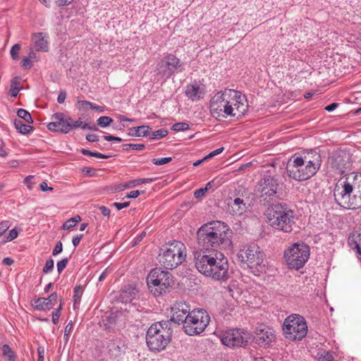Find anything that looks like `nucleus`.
Returning a JSON list of instances; mask_svg holds the SVG:
<instances>
[{
  "label": "nucleus",
  "instance_id": "nucleus-49",
  "mask_svg": "<svg viewBox=\"0 0 361 361\" xmlns=\"http://www.w3.org/2000/svg\"><path fill=\"white\" fill-rule=\"evenodd\" d=\"M32 60L29 59L27 56H25L22 60V65L25 68H32Z\"/></svg>",
  "mask_w": 361,
  "mask_h": 361
},
{
  "label": "nucleus",
  "instance_id": "nucleus-54",
  "mask_svg": "<svg viewBox=\"0 0 361 361\" xmlns=\"http://www.w3.org/2000/svg\"><path fill=\"white\" fill-rule=\"evenodd\" d=\"M73 325L72 322H69L68 324L65 327L64 336H67V338L69 337V335L73 329Z\"/></svg>",
  "mask_w": 361,
  "mask_h": 361
},
{
  "label": "nucleus",
  "instance_id": "nucleus-59",
  "mask_svg": "<svg viewBox=\"0 0 361 361\" xmlns=\"http://www.w3.org/2000/svg\"><path fill=\"white\" fill-rule=\"evenodd\" d=\"M338 105L339 104L338 103L334 102V103L325 106L324 109L329 112H331V111H333L334 110H335L338 106Z\"/></svg>",
  "mask_w": 361,
  "mask_h": 361
},
{
  "label": "nucleus",
  "instance_id": "nucleus-52",
  "mask_svg": "<svg viewBox=\"0 0 361 361\" xmlns=\"http://www.w3.org/2000/svg\"><path fill=\"white\" fill-rule=\"evenodd\" d=\"M130 204V202H123V203H120V202H114L113 204V205L118 209V210H121L123 208H126L129 206Z\"/></svg>",
  "mask_w": 361,
  "mask_h": 361
},
{
  "label": "nucleus",
  "instance_id": "nucleus-37",
  "mask_svg": "<svg viewBox=\"0 0 361 361\" xmlns=\"http://www.w3.org/2000/svg\"><path fill=\"white\" fill-rule=\"evenodd\" d=\"M167 135L168 130L164 128H161L153 132L150 135V138L152 140H158L166 137Z\"/></svg>",
  "mask_w": 361,
  "mask_h": 361
},
{
  "label": "nucleus",
  "instance_id": "nucleus-20",
  "mask_svg": "<svg viewBox=\"0 0 361 361\" xmlns=\"http://www.w3.org/2000/svg\"><path fill=\"white\" fill-rule=\"evenodd\" d=\"M191 312L190 306L185 302H177L171 307V321L183 324Z\"/></svg>",
  "mask_w": 361,
  "mask_h": 361
},
{
  "label": "nucleus",
  "instance_id": "nucleus-21",
  "mask_svg": "<svg viewBox=\"0 0 361 361\" xmlns=\"http://www.w3.org/2000/svg\"><path fill=\"white\" fill-rule=\"evenodd\" d=\"M204 87L202 85L194 82L189 84L185 87V95L192 102L198 101L204 94Z\"/></svg>",
  "mask_w": 361,
  "mask_h": 361
},
{
  "label": "nucleus",
  "instance_id": "nucleus-36",
  "mask_svg": "<svg viewBox=\"0 0 361 361\" xmlns=\"http://www.w3.org/2000/svg\"><path fill=\"white\" fill-rule=\"evenodd\" d=\"M97 125L102 128H106L109 126L112 122L113 119L109 116H103L99 117L97 121Z\"/></svg>",
  "mask_w": 361,
  "mask_h": 361
},
{
  "label": "nucleus",
  "instance_id": "nucleus-18",
  "mask_svg": "<svg viewBox=\"0 0 361 361\" xmlns=\"http://www.w3.org/2000/svg\"><path fill=\"white\" fill-rule=\"evenodd\" d=\"M330 165L337 173H344L347 170H350L352 166L350 153L344 151L336 152L330 158Z\"/></svg>",
  "mask_w": 361,
  "mask_h": 361
},
{
  "label": "nucleus",
  "instance_id": "nucleus-26",
  "mask_svg": "<svg viewBox=\"0 0 361 361\" xmlns=\"http://www.w3.org/2000/svg\"><path fill=\"white\" fill-rule=\"evenodd\" d=\"M224 293L226 296H230L233 299L237 300L240 295V290L238 288L236 281H233L231 283L224 287Z\"/></svg>",
  "mask_w": 361,
  "mask_h": 361
},
{
  "label": "nucleus",
  "instance_id": "nucleus-29",
  "mask_svg": "<svg viewBox=\"0 0 361 361\" xmlns=\"http://www.w3.org/2000/svg\"><path fill=\"white\" fill-rule=\"evenodd\" d=\"M14 126L18 132L23 135L30 134L33 130L32 126L23 123V121L19 119L14 120Z\"/></svg>",
  "mask_w": 361,
  "mask_h": 361
},
{
  "label": "nucleus",
  "instance_id": "nucleus-9",
  "mask_svg": "<svg viewBox=\"0 0 361 361\" xmlns=\"http://www.w3.org/2000/svg\"><path fill=\"white\" fill-rule=\"evenodd\" d=\"M147 282L150 292L154 296H159L172 286L173 281L169 272L154 269L147 276Z\"/></svg>",
  "mask_w": 361,
  "mask_h": 361
},
{
  "label": "nucleus",
  "instance_id": "nucleus-14",
  "mask_svg": "<svg viewBox=\"0 0 361 361\" xmlns=\"http://www.w3.org/2000/svg\"><path fill=\"white\" fill-rule=\"evenodd\" d=\"M238 257L250 268L256 267L263 262V254L259 246L254 243L247 245L240 249Z\"/></svg>",
  "mask_w": 361,
  "mask_h": 361
},
{
  "label": "nucleus",
  "instance_id": "nucleus-35",
  "mask_svg": "<svg viewBox=\"0 0 361 361\" xmlns=\"http://www.w3.org/2000/svg\"><path fill=\"white\" fill-rule=\"evenodd\" d=\"M17 115L20 118L23 119L27 123H32L33 120L30 114L25 109H20L18 110Z\"/></svg>",
  "mask_w": 361,
  "mask_h": 361
},
{
  "label": "nucleus",
  "instance_id": "nucleus-33",
  "mask_svg": "<svg viewBox=\"0 0 361 361\" xmlns=\"http://www.w3.org/2000/svg\"><path fill=\"white\" fill-rule=\"evenodd\" d=\"M20 90V83L17 78L13 79L11 83L10 94L11 97H17Z\"/></svg>",
  "mask_w": 361,
  "mask_h": 361
},
{
  "label": "nucleus",
  "instance_id": "nucleus-1",
  "mask_svg": "<svg viewBox=\"0 0 361 361\" xmlns=\"http://www.w3.org/2000/svg\"><path fill=\"white\" fill-rule=\"evenodd\" d=\"M200 248L197 251L219 252V249H231V231L224 223L216 221L202 225L197 232Z\"/></svg>",
  "mask_w": 361,
  "mask_h": 361
},
{
  "label": "nucleus",
  "instance_id": "nucleus-44",
  "mask_svg": "<svg viewBox=\"0 0 361 361\" xmlns=\"http://www.w3.org/2000/svg\"><path fill=\"white\" fill-rule=\"evenodd\" d=\"M68 262V258H64L57 262L56 267H57V271H58L59 274H61L63 271V269L67 266Z\"/></svg>",
  "mask_w": 361,
  "mask_h": 361
},
{
  "label": "nucleus",
  "instance_id": "nucleus-53",
  "mask_svg": "<svg viewBox=\"0 0 361 361\" xmlns=\"http://www.w3.org/2000/svg\"><path fill=\"white\" fill-rule=\"evenodd\" d=\"M104 139L106 141H116V142H122V139L119 137H115V136H113V135H104Z\"/></svg>",
  "mask_w": 361,
  "mask_h": 361
},
{
  "label": "nucleus",
  "instance_id": "nucleus-7",
  "mask_svg": "<svg viewBox=\"0 0 361 361\" xmlns=\"http://www.w3.org/2000/svg\"><path fill=\"white\" fill-rule=\"evenodd\" d=\"M186 247L180 241L169 243L163 253L159 255V262L165 269H173L185 259Z\"/></svg>",
  "mask_w": 361,
  "mask_h": 361
},
{
  "label": "nucleus",
  "instance_id": "nucleus-64",
  "mask_svg": "<svg viewBox=\"0 0 361 361\" xmlns=\"http://www.w3.org/2000/svg\"><path fill=\"white\" fill-rule=\"evenodd\" d=\"M35 49L33 48H30V52H29V54L27 56V57L29 59H30L32 61H34V60H36V54H35Z\"/></svg>",
  "mask_w": 361,
  "mask_h": 361
},
{
  "label": "nucleus",
  "instance_id": "nucleus-40",
  "mask_svg": "<svg viewBox=\"0 0 361 361\" xmlns=\"http://www.w3.org/2000/svg\"><path fill=\"white\" fill-rule=\"evenodd\" d=\"M172 160L171 157H163V158H154L152 160V162L154 165H164Z\"/></svg>",
  "mask_w": 361,
  "mask_h": 361
},
{
  "label": "nucleus",
  "instance_id": "nucleus-50",
  "mask_svg": "<svg viewBox=\"0 0 361 361\" xmlns=\"http://www.w3.org/2000/svg\"><path fill=\"white\" fill-rule=\"evenodd\" d=\"M8 221H2L0 223V236H1L8 228Z\"/></svg>",
  "mask_w": 361,
  "mask_h": 361
},
{
  "label": "nucleus",
  "instance_id": "nucleus-5",
  "mask_svg": "<svg viewBox=\"0 0 361 361\" xmlns=\"http://www.w3.org/2000/svg\"><path fill=\"white\" fill-rule=\"evenodd\" d=\"M295 212L286 204L278 203L269 208L267 213L269 225L286 233L293 231L295 224Z\"/></svg>",
  "mask_w": 361,
  "mask_h": 361
},
{
  "label": "nucleus",
  "instance_id": "nucleus-34",
  "mask_svg": "<svg viewBox=\"0 0 361 361\" xmlns=\"http://www.w3.org/2000/svg\"><path fill=\"white\" fill-rule=\"evenodd\" d=\"M71 130L74 128H81L82 129H89V130H95V128L90 127L87 123H84L80 119L77 121H73L71 118Z\"/></svg>",
  "mask_w": 361,
  "mask_h": 361
},
{
  "label": "nucleus",
  "instance_id": "nucleus-11",
  "mask_svg": "<svg viewBox=\"0 0 361 361\" xmlns=\"http://www.w3.org/2000/svg\"><path fill=\"white\" fill-rule=\"evenodd\" d=\"M283 331L289 340H301L307 333V325L305 319L299 314L288 316L283 322Z\"/></svg>",
  "mask_w": 361,
  "mask_h": 361
},
{
  "label": "nucleus",
  "instance_id": "nucleus-30",
  "mask_svg": "<svg viewBox=\"0 0 361 361\" xmlns=\"http://www.w3.org/2000/svg\"><path fill=\"white\" fill-rule=\"evenodd\" d=\"M78 103L84 109H92L98 112H103L104 111V108L103 106L97 105L88 101H80Z\"/></svg>",
  "mask_w": 361,
  "mask_h": 361
},
{
  "label": "nucleus",
  "instance_id": "nucleus-60",
  "mask_svg": "<svg viewBox=\"0 0 361 361\" xmlns=\"http://www.w3.org/2000/svg\"><path fill=\"white\" fill-rule=\"evenodd\" d=\"M82 236H83V235L81 234L79 235H75L73 238L72 243H73V245L74 247H77L79 245Z\"/></svg>",
  "mask_w": 361,
  "mask_h": 361
},
{
  "label": "nucleus",
  "instance_id": "nucleus-25",
  "mask_svg": "<svg viewBox=\"0 0 361 361\" xmlns=\"http://www.w3.org/2000/svg\"><path fill=\"white\" fill-rule=\"evenodd\" d=\"M274 334L270 331H261L257 337V343L261 346L266 347L271 343Z\"/></svg>",
  "mask_w": 361,
  "mask_h": 361
},
{
  "label": "nucleus",
  "instance_id": "nucleus-31",
  "mask_svg": "<svg viewBox=\"0 0 361 361\" xmlns=\"http://www.w3.org/2000/svg\"><path fill=\"white\" fill-rule=\"evenodd\" d=\"M318 361H334L333 355L327 350H321L317 355Z\"/></svg>",
  "mask_w": 361,
  "mask_h": 361
},
{
  "label": "nucleus",
  "instance_id": "nucleus-12",
  "mask_svg": "<svg viewBox=\"0 0 361 361\" xmlns=\"http://www.w3.org/2000/svg\"><path fill=\"white\" fill-rule=\"evenodd\" d=\"M226 92L227 89L218 92L212 97L209 103L211 114L219 121L231 117L233 114V110L229 108V103L232 104L230 102L232 97L230 98Z\"/></svg>",
  "mask_w": 361,
  "mask_h": 361
},
{
  "label": "nucleus",
  "instance_id": "nucleus-39",
  "mask_svg": "<svg viewBox=\"0 0 361 361\" xmlns=\"http://www.w3.org/2000/svg\"><path fill=\"white\" fill-rule=\"evenodd\" d=\"M20 50V45L19 44H15L11 49V56L13 60H18L19 58L18 54Z\"/></svg>",
  "mask_w": 361,
  "mask_h": 361
},
{
  "label": "nucleus",
  "instance_id": "nucleus-42",
  "mask_svg": "<svg viewBox=\"0 0 361 361\" xmlns=\"http://www.w3.org/2000/svg\"><path fill=\"white\" fill-rule=\"evenodd\" d=\"M54 262L52 259H49L47 260L45 265L43 268V272L44 274H48L51 272L54 269Z\"/></svg>",
  "mask_w": 361,
  "mask_h": 361
},
{
  "label": "nucleus",
  "instance_id": "nucleus-17",
  "mask_svg": "<svg viewBox=\"0 0 361 361\" xmlns=\"http://www.w3.org/2000/svg\"><path fill=\"white\" fill-rule=\"evenodd\" d=\"M227 93L231 99L232 104L229 103V108L233 110V114H231V117H235L239 118L244 116L247 111L248 104L247 101L244 94L240 92L232 89H227Z\"/></svg>",
  "mask_w": 361,
  "mask_h": 361
},
{
  "label": "nucleus",
  "instance_id": "nucleus-47",
  "mask_svg": "<svg viewBox=\"0 0 361 361\" xmlns=\"http://www.w3.org/2000/svg\"><path fill=\"white\" fill-rule=\"evenodd\" d=\"M141 185L140 184V178H137V179H134V180H130L129 182L126 183L124 187L126 188H133V187H135V186H137V185Z\"/></svg>",
  "mask_w": 361,
  "mask_h": 361
},
{
  "label": "nucleus",
  "instance_id": "nucleus-13",
  "mask_svg": "<svg viewBox=\"0 0 361 361\" xmlns=\"http://www.w3.org/2000/svg\"><path fill=\"white\" fill-rule=\"evenodd\" d=\"M183 69V64L180 59L175 55L169 54L158 63L155 71L164 80H166L174 73L182 72Z\"/></svg>",
  "mask_w": 361,
  "mask_h": 361
},
{
  "label": "nucleus",
  "instance_id": "nucleus-61",
  "mask_svg": "<svg viewBox=\"0 0 361 361\" xmlns=\"http://www.w3.org/2000/svg\"><path fill=\"white\" fill-rule=\"evenodd\" d=\"M73 298H74L73 308L75 309L77 303H79V301H80V296L78 295V288H75Z\"/></svg>",
  "mask_w": 361,
  "mask_h": 361
},
{
  "label": "nucleus",
  "instance_id": "nucleus-58",
  "mask_svg": "<svg viewBox=\"0 0 361 361\" xmlns=\"http://www.w3.org/2000/svg\"><path fill=\"white\" fill-rule=\"evenodd\" d=\"M140 194V192L139 190H132L130 192H128L126 195L127 198H136Z\"/></svg>",
  "mask_w": 361,
  "mask_h": 361
},
{
  "label": "nucleus",
  "instance_id": "nucleus-63",
  "mask_svg": "<svg viewBox=\"0 0 361 361\" xmlns=\"http://www.w3.org/2000/svg\"><path fill=\"white\" fill-rule=\"evenodd\" d=\"M93 157L99 159H109L111 157L110 155H106L97 152H93Z\"/></svg>",
  "mask_w": 361,
  "mask_h": 361
},
{
  "label": "nucleus",
  "instance_id": "nucleus-48",
  "mask_svg": "<svg viewBox=\"0 0 361 361\" xmlns=\"http://www.w3.org/2000/svg\"><path fill=\"white\" fill-rule=\"evenodd\" d=\"M75 223L73 219H71V218L68 220H67L63 224V229H70L75 226Z\"/></svg>",
  "mask_w": 361,
  "mask_h": 361
},
{
  "label": "nucleus",
  "instance_id": "nucleus-56",
  "mask_svg": "<svg viewBox=\"0 0 361 361\" xmlns=\"http://www.w3.org/2000/svg\"><path fill=\"white\" fill-rule=\"evenodd\" d=\"M126 146L134 150H142L145 148V145L143 144H128Z\"/></svg>",
  "mask_w": 361,
  "mask_h": 361
},
{
  "label": "nucleus",
  "instance_id": "nucleus-38",
  "mask_svg": "<svg viewBox=\"0 0 361 361\" xmlns=\"http://www.w3.org/2000/svg\"><path fill=\"white\" fill-rule=\"evenodd\" d=\"M190 128L189 124L184 122L177 123L172 126L171 129L174 131H185L188 130Z\"/></svg>",
  "mask_w": 361,
  "mask_h": 361
},
{
  "label": "nucleus",
  "instance_id": "nucleus-24",
  "mask_svg": "<svg viewBox=\"0 0 361 361\" xmlns=\"http://www.w3.org/2000/svg\"><path fill=\"white\" fill-rule=\"evenodd\" d=\"M228 208L230 212L233 214L241 215L246 211L247 206L243 200L237 197L233 202L228 203Z\"/></svg>",
  "mask_w": 361,
  "mask_h": 361
},
{
  "label": "nucleus",
  "instance_id": "nucleus-55",
  "mask_svg": "<svg viewBox=\"0 0 361 361\" xmlns=\"http://www.w3.org/2000/svg\"><path fill=\"white\" fill-rule=\"evenodd\" d=\"M66 98V92L64 90L60 91L58 97L57 101L59 104H63Z\"/></svg>",
  "mask_w": 361,
  "mask_h": 361
},
{
  "label": "nucleus",
  "instance_id": "nucleus-45",
  "mask_svg": "<svg viewBox=\"0 0 361 361\" xmlns=\"http://www.w3.org/2000/svg\"><path fill=\"white\" fill-rule=\"evenodd\" d=\"M63 250V245L61 241L57 242V243L55 245V247L53 250L52 255L54 256H56L61 253Z\"/></svg>",
  "mask_w": 361,
  "mask_h": 361
},
{
  "label": "nucleus",
  "instance_id": "nucleus-62",
  "mask_svg": "<svg viewBox=\"0 0 361 361\" xmlns=\"http://www.w3.org/2000/svg\"><path fill=\"white\" fill-rule=\"evenodd\" d=\"M99 209L104 216H109L110 215V209L108 207L105 206H101L99 207Z\"/></svg>",
  "mask_w": 361,
  "mask_h": 361
},
{
  "label": "nucleus",
  "instance_id": "nucleus-57",
  "mask_svg": "<svg viewBox=\"0 0 361 361\" xmlns=\"http://www.w3.org/2000/svg\"><path fill=\"white\" fill-rule=\"evenodd\" d=\"M86 139L89 142H97L99 141V136L96 134H90L86 136Z\"/></svg>",
  "mask_w": 361,
  "mask_h": 361
},
{
  "label": "nucleus",
  "instance_id": "nucleus-19",
  "mask_svg": "<svg viewBox=\"0 0 361 361\" xmlns=\"http://www.w3.org/2000/svg\"><path fill=\"white\" fill-rule=\"evenodd\" d=\"M52 122L47 126L48 129L52 131L68 133L71 130V118L66 116L62 113L54 114L51 116Z\"/></svg>",
  "mask_w": 361,
  "mask_h": 361
},
{
  "label": "nucleus",
  "instance_id": "nucleus-28",
  "mask_svg": "<svg viewBox=\"0 0 361 361\" xmlns=\"http://www.w3.org/2000/svg\"><path fill=\"white\" fill-rule=\"evenodd\" d=\"M150 128L147 126H141L137 128H131L129 130V135L135 137H144L147 136Z\"/></svg>",
  "mask_w": 361,
  "mask_h": 361
},
{
  "label": "nucleus",
  "instance_id": "nucleus-10",
  "mask_svg": "<svg viewBox=\"0 0 361 361\" xmlns=\"http://www.w3.org/2000/svg\"><path fill=\"white\" fill-rule=\"evenodd\" d=\"M209 321L210 317L205 310L202 309L193 310L183 324V329L185 333L189 336L197 335L206 329Z\"/></svg>",
  "mask_w": 361,
  "mask_h": 361
},
{
  "label": "nucleus",
  "instance_id": "nucleus-43",
  "mask_svg": "<svg viewBox=\"0 0 361 361\" xmlns=\"http://www.w3.org/2000/svg\"><path fill=\"white\" fill-rule=\"evenodd\" d=\"M61 310L62 304H61L59 307L52 313V322L54 324H56L59 322L61 313Z\"/></svg>",
  "mask_w": 361,
  "mask_h": 361
},
{
  "label": "nucleus",
  "instance_id": "nucleus-32",
  "mask_svg": "<svg viewBox=\"0 0 361 361\" xmlns=\"http://www.w3.org/2000/svg\"><path fill=\"white\" fill-rule=\"evenodd\" d=\"M3 355L6 357V361H15V354L8 345H4L2 347Z\"/></svg>",
  "mask_w": 361,
  "mask_h": 361
},
{
  "label": "nucleus",
  "instance_id": "nucleus-8",
  "mask_svg": "<svg viewBox=\"0 0 361 361\" xmlns=\"http://www.w3.org/2000/svg\"><path fill=\"white\" fill-rule=\"evenodd\" d=\"M283 257L289 269L298 270L307 262L310 247L304 243H293L284 251Z\"/></svg>",
  "mask_w": 361,
  "mask_h": 361
},
{
  "label": "nucleus",
  "instance_id": "nucleus-27",
  "mask_svg": "<svg viewBox=\"0 0 361 361\" xmlns=\"http://www.w3.org/2000/svg\"><path fill=\"white\" fill-rule=\"evenodd\" d=\"M137 293L138 290L136 288L130 286L122 291L121 297L126 302H131L136 298Z\"/></svg>",
  "mask_w": 361,
  "mask_h": 361
},
{
  "label": "nucleus",
  "instance_id": "nucleus-4",
  "mask_svg": "<svg viewBox=\"0 0 361 361\" xmlns=\"http://www.w3.org/2000/svg\"><path fill=\"white\" fill-rule=\"evenodd\" d=\"M322 164L321 156L314 151L295 154L287 164L286 172L289 178L303 181L314 176L319 169Z\"/></svg>",
  "mask_w": 361,
  "mask_h": 361
},
{
  "label": "nucleus",
  "instance_id": "nucleus-15",
  "mask_svg": "<svg viewBox=\"0 0 361 361\" xmlns=\"http://www.w3.org/2000/svg\"><path fill=\"white\" fill-rule=\"evenodd\" d=\"M278 188L277 178L271 175H264L258 182L256 186V192L263 199V201H269L273 200L276 196Z\"/></svg>",
  "mask_w": 361,
  "mask_h": 361
},
{
  "label": "nucleus",
  "instance_id": "nucleus-41",
  "mask_svg": "<svg viewBox=\"0 0 361 361\" xmlns=\"http://www.w3.org/2000/svg\"><path fill=\"white\" fill-rule=\"evenodd\" d=\"M353 241L355 243L354 248L356 249L358 256L361 257V233L355 236Z\"/></svg>",
  "mask_w": 361,
  "mask_h": 361
},
{
  "label": "nucleus",
  "instance_id": "nucleus-6",
  "mask_svg": "<svg viewBox=\"0 0 361 361\" xmlns=\"http://www.w3.org/2000/svg\"><path fill=\"white\" fill-rule=\"evenodd\" d=\"M169 321L152 324L146 334V343L151 351L159 352L166 348L171 338Z\"/></svg>",
  "mask_w": 361,
  "mask_h": 361
},
{
  "label": "nucleus",
  "instance_id": "nucleus-2",
  "mask_svg": "<svg viewBox=\"0 0 361 361\" xmlns=\"http://www.w3.org/2000/svg\"><path fill=\"white\" fill-rule=\"evenodd\" d=\"M194 257L197 269L205 276L221 283L231 277L228 259L222 252L195 251Z\"/></svg>",
  "mask_w": 361,
  "mask_h": 361
},
{
  "label": "nucleus",
  "instance_id": "nucleus-46",
  "mask_svg": "<svg viewBox=\"0 0 361 361\" xmlns=\"http://www.w3.org/2000/svg\"><path fill=\"white\" fill-rule=\"evenodd\" d=\"M18 236V231L16 228H13L11 231H9V233L6 237L7 241H11L16 238Z\"/></svg>",
  "mask_w": 361,
  "mask_h": 361
},
{
  "label": "nucleus",
  "instance_id": "nucleus-22",
  "mask_svg": "<svg viewBox=\"0 0 361 361\" xmlns=\"http://www.w3.org/2000/svg\"><path fill=\"white\" fill-rule=\"evenodd\" d=\"M32 41L36 51L47 52L49 50L48 36L43 32L34 33L32 35Z\"/></svg>",
  "mask_w": 361,
  "mask_h": 361
},
{
  "label": "nucleus",
  "instance_id": "nucleus-51",
  "mask_svg": "<svg viewBox=\"0 0 361 361\" xmlns=\"http://www.w3.org/2000/svg\"><path fill=\"white\" fill-rule=\"evenodd\" d=\"M207 192V188H200L195 191L194 196L195 198H200L205 195Z\"/></svg>",
  "mask_w": 361,
  "mask_h": 361
},
{
  "label": "nucleus",
  "instance_id": "nucleus-3",
  "mask_svg": "<svg viewBox=\"0 0 361 361\" xmlns=\"http://www.w3.org/2000/svg\"><path fill=\"white\" fill-rule=\"evenodd\" d=\"M334 195L337 204L344 208L361 207V173H350L336 184Z\"/></svg>",
  "mask_w": 361,
  "mask_h": 361
},
{
  "label": "nucleus",
  "instance_id": "nucleus-23",
  "mask_svg": "<svg viewBox=\"0 0 361 361\" xmlns=\"http://www.w3.org/2000/svg\"><path fill=\"white\" fill-rule=\"evenodd\" d=\"M56 293H51L48 298H39L35 300V307L38 310H48L51 309L57 302Z\"/></svg>",
  "mask_w": 361,
  "mask_h": 361
},
{
  "label": "nucleus",
  "instance_id": "nucleus-16",
  "mask_svg": "<svg viewBox=\"0 0 361 361\" xmlns=\"http://www.w3.org/2000/svg\"><path fill=\"white\" fill-rule=\"evenodd\" d=\"M219 337L222 344L228 347L243 346L250 338L249 334L240 329H229L221 332Z\"/></svg>",
  "mask_w": 361,
  "mask_h": 361
}]
</instances>
